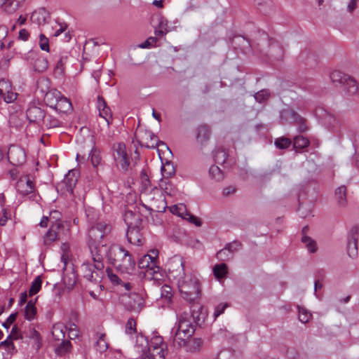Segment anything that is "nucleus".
I'll use <instances>...</instances> for the list:
<instances>
[{
	"label": "nucleus",
	"instance_id": "28",
	"mask_svg": "<svg viewBox=\"0 0 359 359\" xmlns=\"http://www.w3.org/2000/svg\"><path fill=\"white\" fill-rule=\"evenodd\" d=\"M50 18V14L44 8H40L37 11L32 13L31 18L34 22H36L38 25H43L47 22Z\"/></svg>",
	"mask_w": 359,
	"mask_h": 359
},
{
	"label": "nucleus",
	"instance_id": "36",
	"mask_svg": "<svg viewBox=\"0 0 359 359\" xmlns=\"http://www.w3.org/2000/svg\"><path fill=\"white\" fill-rule=\"evenodd\" d=\"M213 274L218 280L224 278L227 273V265L224 263L216 264L212 269Z\"/></svg>",
	"mask_w": 359,
	"mask_h": 359
},
{
	"label": "nucleus",
	"instance_id": "7",
	"mask_svg": "<svg viewBox=\"0 0 359 359\" xmlns=\"http://www.w3.org/2000/svg\"><path fill=\"white\" fill-rule=\"evenodd\" d=\"M86 150V151H81L80 153L76 154V160L79 161L80 158L85 160L87 157L88 159L90 158L92 165L96 167L100 163L101 158L99 151L95 149V142L92 137L88 140Z\"/></svg>",
	"mask_w": 359,
	"mask_h": 359
},
{
	"label": "nucleus",
	"instance_id": "63",
	"mask_svg": "<svg viewBox=\"0 0 359 359\" xmlns=\"http://www.w3.org/2000/svg\"><path fill=\"white\" fill-rule=\"evenodd\" d=\"M157 42V38L155 36L149 37L144 42L142 43L139 46L141 48H149L155 46Z\"/></svg>",
	"mask_w": 359,
	"mask_h": 359
},
{
	"label": "nucleus",
	"instance_id": "44",
	"mask_svg": "<svg viewBox=\"0 0 359 359\" xmlns=\"http://www.w3.org/2000/svg\"><path fill=\"white\" fill-rule=\"evenodd\" d=\"M188 340L189 338L184 337V333L177 330L173 338V344L175 346L182 347L187 345Z\"/></svg>",
	"mask_w": 359,
	"mask_h": 359
},
{
	"label": "nucleus",
	"instance_id": "57",
	"mask_svg": "<svg viewBox=\"0 0 359 359\" xmlns=\"http://www.w3.org/2000/svg\"><path fill=\"white\" fill-rule=\"evenodd\" d=\"M216 257L219 260L223 262L228 261L230 259L233 258V256L232 255H231V252H229V251H228V250H226L225 247L217 252Z\"/></svg>",
	"mask_w": 359,
	"mask_h": 359
},
{
	"label": "nucleus",
	"instance_id": "4",
	"mask_svg": "<svg viewBox=\"0 0 359 359\" xmlns=\"http://www.w3.org/2000/svg\"><path fill=\"white\" fill-rule=\"evenodd\" d=\"M68 232L69 229L65 227L63 222H53L43 238V244L49 246L55 241L63 239L67 236Z\"/></svg>",
	"mask_w": 359,
	"mask_h": 359
},
{
	"label": "nucleus",
	"instance_id": "34",
	"mask_svg": "<svg viewBox=\"0 0 359 359\" xmlns=\"http://www.w3.org/2000/svg\"><path fill=\"white\" fill-rule=\"evenodd\" d=\"M36 312L35 302L32 300L29 301L25 309V318L29 321L34 320L36 317Z\"/></svg>",
	"mask_w": 359,
	"mask_h": 359
},
{
	"label": "nucleus",
	"instance_id": "32",
	"mask_svg": "<svg viewBox=\"0 0 359 359\" xmlns=\"http://www.w3.org/2000/svg\"><path fill=\"white\" fill-rule=\"evenodd\" d=\"M124 221L127 224L128 227L130 226H137L140 225L141 219L140 216L137 214L133 213L130 210H127L124 215Z\"/></svg>",
	"mask_w": 359,
	"mask_h": 359
},
{
	"label": "nucleus",
	"instance_id": "40",
	"mask_svg": "<svg viewBox=\"0 0 359 359\" xmlns=\"http://www.w3.org/2000/svg\"><path fill=\"white\" fill-rule=\"evenodd\" d=\"M344 88L347 93L350 95H355L358 90V86L355 79L348 76V79H346V83H344Z\"/></svg>",
	"mask_w": 359,
	"mask_h": 359
},
{
	"label": "nucleus",
	"instance_id": "48",
	"mask_svg": "<svg viewBox=\"0 0 359 359\" xmlns=\"http://www.w3.org/2000/svg\"><path fill=\"white\" fill-rule=\"evenodd\" d=\"M302 242L305 244L306 248L311 253H314L317 250L316 243L314 240L311 238L307 236L306 235H304L301 239Z\"/></svg>",
	"mask_w": 359,
	"mask_h": 359
},
{
	"label": "nucleus",
	"instance_id": "29",
	"mask_svg": "<svg viewBox=\"0 0 359 359\" xmlns=\"http://www.w3.org/2000/svg\"><path fill=\"white\" fill-rule=\"evenodd\" d=\"M137 265L140 269H148L152 270L154 273L156 272V259L149 255L142 256L137 262Z\"/></svg>",
	"mask_w": 359,
	"mask_h": 359
},
{
	"label": "nucleus",
	"instance_id": "2",
	"mask_svg": "<svg viewBox=\"0 0 359 359\" xmlns=\"http://www.w3.org/2000/svg\"><path fill=\"white\" fill-rule=\"evenodd\" d=\"M135 348L137 352L142 353H147L148 351H158V353L161 352V355H158L157 359H165L167 344L164 343L163 337L157 333H154L149 341L144 335L138 334L136 338Z\"/></svg>",
	"mask_w": 359,
	"mask_h": 359
},
{
	"label": "nucleus",
	"instance_id": "30",
	"mask_svg": "<svg viewBox=\"0 0 359 359\" xmlns=\"http://www.w3.org/2000/svg\"><path fill=\"white\" fill-rule=\"evenodd\" d=\"M53 109L59 113L65 114L72 109V105L69 100L62 95L61 98L57 101V105H54Z\"/></svg>",
	"mask_w": 359,
	"mask_h": 359
},
{
	"label": "nucleus",
	"instance_id": "20",
	"mask_svg": "<svg viewBox=\"0 0 359 359\" xmlns=\"http://www.w3.org/2000/svg\"><path fill=\"white\" fill-rule=\"evenodd\" d=\"M168 271L175 273L177 276L186 275L184 273V261L180 255H175L168 263Z\"/></svg>",
	"mask_w": 359,
	"mask_h": 359
},
{
	"label": "nucleus",
	"instance_id": "47",
	"mask_svg": "<svg viewBox=\"0 0 359 359\" xmlns=\"http://www.w3.org/2000/svg\"><path fill=\"white\" fill-rule=\"evenodd\" d=\"M203 344V340L201 338H192L188 340L187 347L189 351L195 352L199 350Z\"/></svg>",
	"mask_w": 359,
	"mask_h": 359
},
{
	"label": "nucleus",
	"instance_id": "50",
	"mask_svg": "<svg viewBox=\"0 0 359 359\" xmlns=\"http://www.w3.org/2000/svg\"><path fill=\"white\" fill-rule=\"evenodd\" d=\"M161 172L164 177L168 178L172 176L175 172V169L172 163L167 162L161 167Z\"/></svg>",
	"mask_w": 359,
	"mask_h": 359
},
{
	"label": "nucleus",
	"instance_id": "54",
	"mask_svg": "<svg viewBox=\"0 0 359 359\" xmlns=\"http://www.w3.org/2000/svg\"><path fill=\"white\" fill-rule=\"evenodd\" d=\"M44 121L46 126L48 128H57L62 125V122L52 115H48Z\"/></svg>",
	"mask_w": 359,
	"mask_h": 359
},
{
	"label": "nucleus",
	"instance_id": "17",
	"mask_svg": "<svg viewBox=\"0 0 359 359\" xmlns=\"http://www.w3.org/2000/svg\"><path fill=\"white\" fill-rule=\"evenodd\" d=\"M171 211L173 214L177 215L184 219H186L190 223L194 224L196 226H201L202 225L201 219L198 217L191 215L190 212H188L187 211L186 206L183 204H180V205H175L172 206Z\"/></svg>",
	"mask_w": 359,
	"mask_h": 359
},
{
	"label": "nucleus",
	"instance_id": "41",
	"mask_svg": "<svg viewBox=\"0 0 359 359\" xmlns=\"http://www.w3.org/2000/svg\"><path fill=\"white\" fill-rule=\"evenodd\" d=\"M209 175L212 180L217 182L222 181L224 179V173L222 170L215 165L210 166L209 169Z\"/></svg>",
	"mask_w": 359,
	"mask_h": 359
},
{
	"label": "nucleus",
	"instance_id": "39",
	"mask_svg": "<svg viewBox=\"0 0 359 359\" xmlns=\"http://www.w3.org/2000/svg\"><path fill=\"white\" fill-rule=\"evenodd\" d=\"M213 156L215 162L224 163L227 159V152L223 147H217L213 151Z\"/></svg>",
	"mask_w": 359,
	"mask_h": 359
},
{
	"label": "nucleus",
	"instance_id": "43",
	"mask_svg": "<svg viewBox=\"0 0 359 359\" xmlns=\"http://www.w3.org/2000/svg\"><path fill=\"white\" fill-rule=\"evenodd\" d=\"M145 135L150 138V142H147L145 144H142V146H144L147 148L154 149L161 144L165 145L163 142L158 141L157 136L155 135L152 132H147Z\"/></svg>",
	"mask_w": 359,
	"mask_h": 359
},
{
	"label": "nucleus",
	"instance_id": "42",
	"mask_svg": "<svg viewBox=\"0 0 359 359\" xmlns=\"http://www.w3.org/2000/svg\"><path fill=\"white\" fill-rule=\"evenodd\" d=\"M72 348V344L69 340H62L60 344L55 348V353L58 355H62L69 353Z\"/></svg>",
	"mask_w": 359,
	"mask_h": 359
},
{
	"label": "nucleus",
	"instance_id": "18",
	"mask_svg": "<svg viewBox=\"0 0 359 359\" xmlns=\"http://www.w3.org/2000/svg\"><path fill=\"white\" fill-rule=\"evenodd\" d=\"M92 259L93 260L94 267L97 270L103 271L104 265L103 263V256L101 253V248L106 247V245L89 244Z\"/></svg>",
	"mask_w": 359,
	"mask_h": 359
},
{
	"label": "nucleus",
	"instance_id": "33",
	"mask_svg": "<svg viewBox=\"0 0 359 359\" xmlns=\"http://www.w3.org/2000/svg\"><path fill=\"white\" fill-rule=\"evenodd\" d=\"M25 337H29L33 342V346L39 350L42 345L41 338L38 331L34 329H30L28 332H25Z\"/></svg>",
	"mask_w": 359,
	"mask_h": 359
},
{
	"label": "nucleus",
	"instance_id": "25",
	"mask_svg": "<svg viewBox=\"0 0 359 359\" xmlns=\"http://www.w3.org/2000/svg\"><path fill=\"white\" fill-rule=\"evenodd\" d=\"M210 128L208 125L203 124L199 126L196 129V138L200 144L206 143L210 137Z\"/></svg>",
	"mask_w": 359,
	"mask_h": 359
},
{
	"label": "nucleus",
	"instance_id": "58",
	"mask_svg": "<svg viewBox=\"0 0 359 359\" xmlns=\"http://www.w3.org/2000/svg\"><path fill=\"white\" fill-rule=\"evenodd\" d=\"M136 321L134 318H130L128 320L126 325V333L128 334H132L136 333Z\"/></svg>",
	"mask_w": 359,
	"mask_h": 359
},
{
	"label": "nucleus",
	"instance_id": "15",
	"mask_svg": "<svg viewBox=\"0 0 359 359\" xmlns=\"http://www.w3.org/2000/svg\"><path fill=\"white\" fill-rule=\"evenodd\" d=\"M144 206L150 211L163 212L167 208V203L163 193L157 191L153 194V196L151 198L150 206L145 205Z\"/></svg>",
	"mask_w": 359,
	"mask_h": 359
},
{
	"label": "nucleus",
	"instance_id": "55",
	"mask_svg": "<svg viewBox=\"0 0 359 359\" xmlns=\"http://www.w3.org/2000/svg\"><path fill=\"white\" fill-rule=\"evenodd\" d=\"M161 296L162 298L165 299L168 303H170L172 297L171 287L168 285L162 286L161 289Z\"/></svg>",
	"mask_w": 359,
	"mask_h": 359
},
{
	"label": "nucleus",
	"instance_id": "11",
	"mask_svg": "<svg viewBox=\"0 0 359 359\" xmlns=\"http://www.w3.org/2000/svg\"><path fill=\"white\" fill-rule=\"evenodd\" d=\"M113 155L114 160L121 165V168L127 170L130 165V160L125 144L118 143L114 144Z\"/></svg>",
	"mask_w": 359,
	"mask_h": 359
},
{
	"label": "nucleus",
	"instance_id": "26",
	"mask_svg": "<svg viewBox=\"0 0 359 359\" xmlns=\"http://www.w3.org/2000/svg\"><path fill=\"white\" fill-rule=\"evenodd\" d=\"M61 93L56 89L48 90L43 95V100L50 108L57 105V101L61 98Z\"/></svg>",
	"mask_w": 359,
	"mask_h": 359
},
{
	"label": "nucleus",
	"instance_id": "22",
	"mask_svg": "<svg viewBox=\"0 0 359 359\" xmlns=\"http://www.w3.org/2000/svg\"><path fill=\"white\" fill-rule=\"evenodd\" d=\"M128 241L133 245H142L143 244V238L140 233L139 225L130 226L127 231Z\"/></svg>",
	"mask_w": 359,
	"mask_h": 359
},
{
	"label": "nucleus",
	"instance_id": "21",
	"mask_svg": "<svg viewBox=\"0 0 359 359\" xmlns=\"http://www.w3.org/2000/svg\"><path fill=\"white\" fill-rule=\"evenodd\" d=\"M267 55L275 60H282L284 55L283 47L276 41L271 40Z\"/></svg>",
	"mask_w": 359,
	"mask_h": 359
},
{
	"label": "nucleus",
	"instance_id": "3",
	"mask_svg": "<svg viewBox=\"0 0 359 359\" xmlns=\"http://www.w3.org/2000/svg\"><path fill=\"white\" fill-rule=\"evenodd\" d=\"M178 287L181 297L186 301L194 303L199 300L201 297L200 283L194 276L184 275L178 281Z\"/></svg>",
	"mask_w": 359,
	"mask_h": 359
},
{
	"label": "nucleus",
	"instance_id": "46",
	"mask_svg": "<svg viewBox=\"0 0 359 359\" xmlns=\"http://www.w3.org/2000/svg\"><path fill=\"white\" fill-rule=\"evenodd\" d=\"M309 140L302 135L297 136L294 138L293 146L295 149H304L309 147Z\"/></svg>",
	"mask_w": 359,
	"mask_h": 359
},
{
	"label": "nucleus",
	"instance_id": "61",
	"mask_svg": "<svg viewBox=\"0 0 359 359\" xmlns=\"http://www.w3.org/2000/svg\"><path fill=\"white\" fill-rule=\"evenodd\" d=\"M11 84L8 81L0 79V96H4L6 95V92L11 90Z\"/></svg>",
	"mask_w": 359,
	"mask_h": 359
},
{
	"label": "nucleus",
	"instance_id": "19",
	"mask_svg": "<svg viewBox=\"0 0 359 359\" xmlns=\"http://www.w3.org/2000/svg\"><path fill=\"white\" fill-rule=\"evenodd\" d=\"M17 191L22 196H27L34 191V184L28 176L20 177L16 183Z\"/></svg>",
	"mask_w": 359,
	"mask_h": 359
},
{
	"label": "nucleus",
	"instance_id": "13",
	"mask_svg": "<svg viewBox=\"0 0 359 359\" xmlns=\"http://www.w3.org/2000/svg\"><path fill=\"white\" fill-rule=\"evenodd\" d=\"M191 320L198 326H201L208 316L207 311L198 302L191 303Z\"/></svg>",
	"mask_w": 359,
	"mask_h": 359
},
{
	"label": "nucleus",
	"instance_id": "53",
	"mask_svg": "<svg viewBox=\"0 0 359 359\" xmlns=\"http://www.w3.org/2000/svg\"><path fill=\"white\" fill-rule=\"evenodd\" d=\"M50 81L46 78H41L37 81V90L45 94L49 90Z\"/></svg>",
	"mask_w": 359,
	"mask_h": 359
},
{
	"label": "nucleus",
	"instance_id": "27",
	"mask_svg": "<svg viewBox=\"0 0 359 359\" xmlns=\"http://www.w3.org/2000/svg\"><path fill=\"white\" fill-rule=\"evenodd\" d=\"M77 182L76 172L74 170H69L65 175L63 184L65 186L66 190L69 194H73L74 188Z\"/></svg>",
	"mask_w": 359,
	"mask_h": 359
},
{
	"label": "nucleus",
	"instance_id": "60",
	"mask_svg": "<svg viewBox=\"0 0 359 359\" xmlns=\"http://www.w3.org/2000/svg\"><path fill=\"white\" fill-rule=\"evenodd\" d=\"M241 247V243L239 241H234L232 243H229L225 245V248L231 252V255L233 256V254L237 252Z\"/></svg>",
	"mask_w": 359,
	"mask_h": 359
},
{
	"label": "nucleus",
	"instance_id": "59",
	"mask_svg": "<svg viewBox=\"0 0 359 359\" xmlns=\"http://www.w3.org/2000/svg\"><path fill=\"white\" fill-rule=\"evenodd\" d=\"M311 318V314L305 309L299 307V319L303 323H306Z\"/></svg>",
	"mask_w": 359,
	"mask_h": 359
},
{
	"label": "nucleus",
	"instance_id": "38",
	"mask_svg": "<svg viewBox=\"0 0 359 359\" xmlns=\"http://www.w3.org/2000/svg\"><path fill=\"white\" fill-rule=\"evenodd\" d=\"M348 75L340 71H334L330 74V79L333 83L344 85L346 79H348Z\"/></svg>",
	"mask_w": 359,
	"mask_h": 359
},
{
	"label": "nucleus",
	"instance_id": "24",
	"mask_svg": "<svg viewBox=\"0 0 359 359\" xmlns=\"http://www.w3.org/2000/svg\"><path fill=\"white\" fill-rule=\"evenodd\" d=\"M27 119L30 122L36 123L45 118V113L43 109L35 105H30L26 111Z\"/></svg>",
	"mask_w": 359,
	"mask_h": 359
},
{
	"label": "nucleus",
	"instance_id": "31",
	"mask_svg": "<svg viewBox=\"0 0 359 359\" xmlns=\"http://www.w3.org/2000/svg\"><path fill=\"white\" fill-rule=\"evenodd\" d=\"M76 273L73 269L63 275V283L67 290H70L74 288L76 283Z\"/></svg>",
	"mask_w": 359,
	"mask_h": 359
},
{
	"label": "nucleus",
	"instance_id": "64",
	"mask_svg": "<svg viewBox=\"0 0 359 359\" xmlns=\"http://www.w3.org/2000/svg\"><path fill=\"white\" fill-rule=\"evenodd\" d=\"M15 1V0H0V3L6 12L12 13L15 10V8L13 7Z\"/></svg>",
	"mask_w": 359,
	"mask_h": 359
},
{
	"label": "nucleus",
	"instance_id": "16",
	"mask_svg": "<svg viewBox=\"0 0 359 359\" xmlns=\"http://www.w3.org/2000/svg\"><path fill=\"white\" fill-rule=\"evenodd\" d=\"M125 306L128 311L140 313L144 306V299L138 293H131L128 296V301L125 302Z\"/></svg>",
	"mask_w": 359,
	"mask_h": 359
},
{
	"label": "nucleus",
	"instance_id": "62",
	"mask_svg": "<svg viewBox=\"0 0 359 359\" xmlns=\"http://www.w3.org/2000/svg\"><path fill=\"white\" fill-rule=\"evenodd\" d=\"M4 347L8 354L13 355L16 352L13 342L3 341L0 343V348Z\"/></svg>",
	"mask_w": 359,
	"mask_h": 359
},
{
	"label": "nucleus",
	"instance_id": "51",
	"mask_svg": "<svg viewBox=\"0 0 359 359\" xmlns=\"http://www.w3.org/2000/svg\"><path fill=\"white\" fill-rule=\"evenodd\" d=\"M299 217L306 218L311 214V204H299L297 210Z\"/></svg>",
	"mask_w": 359,
	"mask_h": 359
},
{
	"label": "nucleus",
	"instance_id": "37",
	"mask_svg": "<svg viewBox=\"0 0 359 359\" xmlns=\"http://www.w3.org/2000/svg\"><path fill=\"white\" fill-rule=\"evenodd\" d=\"M335 198L339 205L344 206L346 204V187L345 186H341L336 189Z\"/></svg>",
	"mask_w": 359,
	"mask_h": 359
},
{
	"label": "nucleus",
	"instance_id": "49",
	"mask_svg": "<svg viewBox=\"0 0 359 359\" xmlns=\"http://www.w3.org/2000/svg\"><path fill=\"white\" fill-rule=\"evenodd\" d=\"M42 285V279L40 276H36L32 283L30 289L29 290V296L36 294L41 290Z\"/></svg>",
	"mask_w": 359,
	"mask_h": 359
},
{
	"label": "nucleus",
	"instance_id": "14",
	"mask_svg": "<svg viewBox=\"0 0 359 359\" xmlns=\"http://www.w3.org/2000/svg\"><path fill=\"white\" fill-rule=\"evenodd\" d=\"M81 269L83 277L90 282H100L104 275L103 271L95 269L94 264H91L88 262L83 263Z\"/></svg>",
	"mask_w": 359,
	"mask_h": 359
},
{
	"label": "nucleus",
	"instance_id": "9",
	"mask_svg": "<svg viewBox=\"0 0 359 359\" xmlns=\"http://www.w3.org/2000/svg\"><path fill=\"white\" fill-rule=\"evenodd\" d=\"M196 325L191 320L189 313H184L178 319L177 330L184 333V337H191L195 330Z\"/></svg>",
	"mask_w": 359,
	"mask_h": 359
},
{
	"label": "nucleus",
	"instance_id": "10",
	"mask_svg": "<svg viewBox=\"0 0 359 359\" xmlns=\"http://www.w3.org/2000/svg\"><path fill=\"white\" fill-rule=\"evenodd\" d=\"M26 60L33 65L34 71L38 72H43L48 67V62L47 59L43 56L38 55V53L34 50L28 52Z\"/></svg>",
	"mask_w": 359,
	"mask_h": 359
},
{
	"label": "nucleus",
	"instance_id": "8",
	"mask_svg": "<svg viewBox=\"0 0 359 359\" xmlns=\"http://www.w3.org/2000/svg\"><path fill=\"white\" fill-rule=\"evenodd\" d=\"M359 238V228L358 226H353L347 236V253L351 258H355L358 255V242Z\"/></svg>",
	"mask_w": 359,
	"mask_h": 359
},
{
	"label": "nucleus",
	"instance_id": "52",
	"mask_svg": "<svg viewBox=\"0 0 359 359\" xmlns=\"http://www.w3.org/2000/svg\"><path fill=\"white\" fill-rule=\"evenodd\" d=\"M291 144V140L285 137L277 138L274 142L275 146L280 149H287Z\"/></svg>",
	"mask_w": 359,
	"mask_h": 359
},
{
	"label": "nucleus",
	"instance_id": "23",
	"mask_svg": "<svg viewBox=\"0 0 359 359\" xmlns=\"http://www.w3.org/2000/svg\"><path fill=\"white\" fill-rule=\"evenodd\" d=\"M97 109L100 116L104 118L107 125H109L110 122L112 121L111 111L102 96L97 97Z\"/></svg>",
	"mask_w": 359,
	"mask_h": 359
},
{
	"label": "nucleus",
	"instance_id": "12",
	"mask_svg": "<svg viewBox=\"0 0 359 359\" xmlns=\"http://www.w3.org/2000/svg\"><path fill=\"white\" fill-rule=\"evenodd\" d=\"M7 156L10 163L15 166L21 165L26 161L25 151L22 147L18 146H11Z\"/></svg>",
	"mask_w": 359,
	"mask_h": 359
},
{
	"label": "nucleus",
	"instance_id": "5",
	"mask_svg": "<svg viewBox=\"0 0 359 359\" xmlns=\"http://www.w3.org/2000/svg\"><path fill=\"white\" fill-rule=\"evenodd\" d=\"M111 231V226L104 222H100L91 226L88 230V244L101 245L104 236Z\"/></svg>",
	"mask_w": 359,
	"mask_h": 359
},
{
	"label": "nucleus",
	"instance_id": "1",
	"mask_svg": "<svg viewBox=\"0 0 359 359\" xmlns=\"http://www.w3.org/2000/svg\"><path fill=\"white\" fill-rule=\"evenodd\" d=\"M109 262L121 273L132 274L135 269L136 262L132 254L123 246L111 245L106 254Z\"/></svg>",
	"mask_w": 359,
	"mask_h": 359
},
{
	"label": "nucleus",
	"instance_id": "35",
	"mask_svg": "<svg viewBox=\"0 0 359 359\" xmlns=\"http://www.w3.org/2000/svg\"><path fill=\"white\" fill-rule=\"evenodd\" d=\"M97 341H96V349L100 353L105 352L108 347L109 344L106 341V334L104 333H97Z\"/></svg>",
	"mask_w": 359,
	"mask_h": 359
},
{
	"label": "nucleus",
	"instance_id": "6",
	"mask_svg": "<svg viewBox=\"0 0 359 359\" xmlns=\"http://www.w3.org/2000/svg\"><path fill=\"white\" fill-rule=\"evenodd\" d=\"M280 118L283 122L295 123L298 124V130L300 133L306 132L308 130L306 119L292 109H285L282 110Z\"/></svg>",
	"mask_w": 359,
	"mask_h": 359
},
{
	"label": "nucleus",
	"instance_id": "45",
	"mask_svg": "<svg viewBox=\"0 0 359 359\" xmlns=\"http://www.w3.org/2000/svg\"><path fill=\"white\" fill-rule=\"evenodd\" d=\"M52 335L55 340L60 341L64 340L65 337V332L62 325H55L53 327Z\"/></svg>",
	"mask_w": 359,
	"mask_h": 359
},
{
	"label": "nucleus",
	"instance_id": "56",
	"mask_svg": "<svg viewBox=\"0 0 359 359\" xmlns=\"http://www.w3.org/2000/svg\"><path fill=\"white\" fill-rule=\"evenodd\" d=\"M257 102L262 103L266 102L270 97V93L268 90H262L254 95Z\"/></svg>",
	"mask_w": 359,
	"mask_h": 359
}]
</instances>
